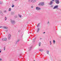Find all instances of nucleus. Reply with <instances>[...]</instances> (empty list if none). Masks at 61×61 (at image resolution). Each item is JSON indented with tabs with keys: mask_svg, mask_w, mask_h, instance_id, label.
Returning <instances> with one entry per match:
<instances>
[{
	"mask_svg": "<svg viewBox=\"0 0 61 61\" xmlns=\"http://www.w3.org/2000/svg\"><path fill=\"white\" fill-rule=\"evenodd\" d=\"M39 5H41V6H43L44 5V2H41L38 4Z\"/></svg>",
	"mask_w": 61,
	"mask_h": 61,
	"instance_id": "obj_1",
	"label": "nucleus"
},
{
	"mask_svg": "<svg viewBox=\"0 0 61 61\" xmlns=\"http://www.w3.org/2000/svg\"><path fill=\"white\" fill-rule=\"evenodd\" d=\"M36 9L37 10L39 11V10H41V8H40L39 7H36Z\"/></svg>",
	"mask_w": 61,
	"mask_h": 61,
	"instance_id": "obj_2",
	"label": "nucleus"
},
{
	"mask_svg": "<svg viewBox=\"0 0 61 61\" xmlns=\"http://www.w3.org/2000/svg\"><path fill=\"white\" fill-rule=\"evenodd\" d=\"M55 2L57 4H59V0H55Z\"/></svg>",
	"mask_w": 61,
	"mask_h": 61,
	"instance_id": "obj_3",
	"label": "nucleus"
},
{
	"mask_svg": "<svg viewBox=\"0 0 61 61\" xmlns=\"http://www.w3.org/2000/svg\"><path fill=\"white\" fill-rule=\"evenodd\" d=\"M11 35L10 34H9L8 36V39L9 40H10V38H11Z\"/></svg>",
	"mask_w": 61,
	"mask_h": 61,
	"instance_id": "obj_4",
	"label": "nucleus"
},
{
	"mask_svg": "<svg viewBox=\"0 0 61 61\" xmlns=\"http://www.w3.org/2000/svg\"><path fill=\"white\" fill-rule=\"evenodd\" d=\"M1 27H2L3 28H4V29H8V27H6L5 26H0V28H1Z\"/></svg>",
	"mask_w": 61,
	"mask_h": 61,
	"instance_id": "obj_5",
	"label": "nucleus"
},
{
	"mask_svg": "<svg viewBox=\"0 0 61 61\" xmlns=\"http://www.w3.org/2000/svg\"><path fill=\"white\" fill-rule=\"evenodd\" d=\"M36 0H31L30 2H32V3H35L36 2Z\"/></svg>",
	"mask_w": 61,
	"mask_h": 61,
	"instance_id": "obj_6",
	"label": "nucleus"
},
{
	"mask_svg": "<svg viewBox=\"0 0 61 61\" xmlns=\"http://www.w3.org/2000/svg\"><path fill=\"white\" fill-rule=\"evenodd\" d=\"M3 41H6L7 40V38H4L2 39Z\"/></svg>",
	"mask_w": 61,
	"mask_h": 61,
	"instance_id": "obj_7",
	"label": "nucleus"
},
{
	"mask_svg": "<svg viewBox=\"0 0 61 61\" xmlns=\"http://www.w3.org/2000/svg\"><path fill=\"white\" fill-rule=\"evenodd\" d=\"M11 23H12V24H14V23H15V21L14 20H11Z\"/></svg>",
	"mask_w": 61,
	"mask_h": 61,
	"instance_id": "obj_8",
	"label": "nucleus"
},
{
	"mask_svg": "<svg viewBox=\"0 0 61 61\" xmlns=\"http://www.w3.org/2000/svg\"><path fill=\"white\" fill-rule=\"evenodd\" d=\"M0 14L2 16H3V13L2 12V11H0Z\"/></svg>",
	"mask_w": 61,
	"mask_h": 61,
	"instance_id": "obj_9",
	"label": "nucleus"
},
{
	"mask_svg": "<svg viewBox=\"0 0 61 61\" xmlns=\"http://www.w3.org/2000/svg\"><path fill=\"white\" fill-rule=\"evenodd\" d=\"M58 5H56L53 8V9H56V8L58 7Z\"/></svg>",
	"mask_w": 61,
	"mask_h": 61,
	"instance_id": "obj_10",
	"label": "nucleus"
},
{
	"mask_svg": "<svg viewBox=\"0 0 61 61\" xmlns=\"http://www.w3.org/2000/svg\"><path fill=\"white\" fill-rule=\"evenodd\" d=\"M19 40H18L17 41L15 42V44H17L19 42Z\"/></svg>",
	"mask_w": 61,
	"mask_h": 61,
	"instance_id": "obj_11",
	"label": "nucleus"
},
{
	"mask_svg": "<svg viewBox=\"0 0 61 61\" xmlns=\"http://www.w3.org/2000/svg\"><path fill=\"white\" fill-rule=\"evenodd\" d=\"M39 51L41 52H43V49H41L39 50Z\"/></svg>",
	"mask_w": 61,
	"mask_h": 61,
	"instance_id": "obj_12",
	"label": "nucleus"
},
{
	"mask_svg": "<svg viewBox=\"0 0 61 61\" xmlns=\"http://www.w3.org/2000/svg\"><path fill=\"white\" fill-rule=\"evenodd\" d=\"M53 3V1H51L49 4L50 5H52Z\"/></svg>",
	"mask_w": 61,
	"mask_h": 61,
	"instance_id": "obj_13",
	"label": "nucleus"
},
{
	"mask_svg": "<svg viewBox=\"0 0 61 61\" xmlns=\"http://www.w3.org/2000/svg\"><path fill=\"white\" fill-rule=\"evenodd\" d=\"M39 28H38V30H37V33H38L39 32V31L40 30Z\"/></svg>",
	"mask_w": 61,
	"mask_h": 61,
	"instance_id": "obj_14",
	"label": "nucleus"
},
{
	"mask_svg": "<svg viewBox=\"0 0 61 61\" xmlns=\"http://www.w3.org/2000/svg\"><path fill=\"white\" fill-rule=\"evenodd\" d=\"M31 48H32V46L29 48V51H30V50H31Z\"/></svg>",
	"mask_w": 61,
	"mask_h": 61,
	"instance_id": "obj_15",
	"label": "nucleus"
},
{
	"mask_svg": "<svg viewBox=\"0 0 61 61\" xmlns=\"http://www.w3.org/2000/svg\"><path fill=\"white\" fill-rule=\"evenodd\" d=\"M36 39V38H35V39H34L33 40V42H35Z\"/></svg>",
	"mask_w": 61,
	"mask_h": 61,
	"instance_id": "obj_16",
	"label": "nucleus"
},
{
	"mask_svg": "<svg viewBox=\"0 0 61 61\" xmlns=\"http://www.w3.org/2000/svg\"><path fill=\"white\" fill-rule=\"evenodd\" d=\"M49 52V51H46V54H48V55L49 54L48 53Z\"/></svg>",
	"mask_w": 61,
	"mask_h": 61,
	"instance_id": "obj_17",
	"label": "nucleus"
},
{
	"mask_svg": "<svg viewBox=\"0 0 61 61\" xmlns=\"http://www.w3.org/2000/svg\"><path fill=\"white\" fill-rule=\"evenodd\" d=\"M53 43L54 44H55V42H56V41H55V40H53Z\"/></svg>",
	"mask_w": 61,
	"mask_h": 61,
	"instance_id": "obj_18",
	"label": "nucleus"
},
{
	"mask_svg": "<svg viewBox=\"0 0 61 61\" xmlns=\"http://www.w3.org/2000/svg\"><path fill=\"white\" fill-rule=\"evenodd\" d=\"M41 42H40L39 43V46H41Z\"/></svg>",
	"mask_w": 61,
	"mask_h": 61,
	"instance_id": "obj_19",
	"label": "nucleus"
},
{
	"mask_svg": "<svg viewBox=\"0 0 61 61\" xmlns=\"http://www.w3.org/2000/svg\"><path fill=\"white\" fill-rule=\"evenodd\" d=\"M19 16L20 17V18H21V17H22V15H20V14H19Z\"/></svg>",
	"mask_w": 61,
	"mask_h": 61,
	"instance_id": "obj_20",
	"label": "nucleus"
},
{
	"mask_svg": "<svg viewBox=\"0 0 61 61\" xmlns=\"http://www.w3.org/2000/svg\"><path fill=\"white\" fill-rule=\"evenodd\" d=\"M5 21H6L7 20V18H6V17H5Z\"/></svg>",
	"mask_w": 61,
	"mask_h": 61,
	"instance_id": "obj_21",
	"label": "nucleus"
},
{
	"mask_svg": "<svg viewBox=\"0 0 61 61\" xmlns=\"http://www.w3.org/2000/svg\"><path fill=\"white\" fill-rule=\"evenodd\" d=\"M12 7H15V6L13 4H12Z\"/></svg>",
	"mask_w": 61,
	"mask_h": 61,
	"instance_id": "obj_22",
	"label": "nucleus"
},
{
	"mask_svg": "<svg viewBox=\"0 0 61 61\" xmlns=\"http://www.w3.org/2000/svg\"><path fill=\"white\" fill-rule=\"evenodd\" d=\"M50 45H52V42H51V41H50Z\"/></svg>",
	"mask_w": 61,
	"mask_h": 61,
	"instance_id": "obj_23",
	"label": "nucleus"
},
{
	"mask_svg": "<svg viewBox=\"0 0 61 61\" xmlns=\"http://www.w3.org/2000/svg\"><path fill=\"white\" fill-rule=\"evenodd\" d=\"M39 25H40V23H38L37 25V27H39Z\"/></svg>",
	"mask_w": 61,
	"mask_h": 61,
	"instance_id": "obj_24",
	"label": "nucleus"
},
{
	"mask_svg": "<svg viewBox=\"0 0 61 61\" xmlns=\"http://www.w3.org/2000/svg\"><path fill=\"white\" fill-rule=\"evenodd\" d=\"M49 23H50L49 21H48L47 22V25H48V24H49Z\"/></svg>",
	"mask_w": 61,
	"mask_h": 61,
	"instance_id": "obj_25",
	"label": "nucleus"
},
{
	"mask_svg": "<svg viewBox=\"0 0 61 61\" xmlns=\"http://www.w3.org/2000/svg\"><path fill=\"white\" fill-rule=\"evenodd\" d=\"M11 10V9L10 8L9 9V11H10Z\"/></svg>",
	"mask_w": 61,
	"mask_h": 61,
	"instance_id": "obj_26",
	"label": "nucleus"
},
{
	"mask_svg": "<svg viewBox=\"0 0 61 61\" xmlns=\"http://www.w3.org/2000/svg\"><path fill=\"white\" fill-rule=\"evenodd\" d=\"M3 4V2H0V4Z\"/></svg>",
	"mask_w": 61,
	"mask_h": 61,
	"instance_id": "obj_27",
	"label": "nucleus"
},
{
	"mask_svg": "<svg viewBox=\"0 0 61 61\" xmlns=\"http://www.w3.org/2000/svg\"><path fill=\"white\" fill-rule=\"evenodd\" d=\"M5 31H6V32H7V31H8V29H6L5 30Z\"/></svg>",
	"mask_w": 61,
	"mask_h": 61,
	"instance_id": "obj_28",
	"label": "nucleus"
},
{
	"mask_svg": "<svg viewBox=\"0 0 61 61\" xmlns=\"http://www.w3.org/2000/svg\"><path fill=\"white\" fill-rule=\"evenodd\" d=\"M40 40H42V38H40Z\"/></svg>",
	"mask_w": 61,
	"mask_h": 61,
	"instance_id": "obj_29",
	"label": "nucleus"
},
{
	"mask_svg": "<svg viewBox=\"0 0 61 61\" xmlns=\"http://www.w3.org/2000/svg\"><path fill=\"white\" fill-rule=\"evenodd\" d=\"M4 13H5L6 12V10H5L4 12Z\"/></svg>",
	"mask_w": 61,
	"mask_h": 61,
	"instance_id": "obj_30",
	"label": "nucleus"
},
{
	"mask_svg": "<svg viewBox=\"0 0 61 61\" xmlns=\"http://www.w3.org/2000/svg\"><path fill=\"white\" fill-rule=\"evenodd\" d=\"M2 59L1 58H0V61H2Z\"/></svg>",
	"mask_w": 61,
	"mask_h": 61,
	"instance_id": "obj_31",
	"label": "nucleus"
},
{
	"mask_svg": "<svg viewBox=\"0 0 61 61\" xmlns=\"http://www.w3.org/2000/svg\"><path fill=\"white\" fill-rule=\"evenodd\" d=\"M5 47H4V51H5Z\"/></svg>",
	"mask_w": 61,
	"mask_h": 61,
	"instance_id": "obj_32",
	"label": "nucleus"
},
{
	"mask_svg": "<svg viewBox=\"0 0 61 61\" xmlns=\"http://www.w3.org/2000/svg\"><path fill=\"white\" fill-rule=\"evenodd\" d=\"M51 7H53V5H52L51 6Z\"/></svg>",
	"mask_w": 61,
	"mask_h": 61,
	"instance_id": "obj_33",
	"label": "nucleus"
},
{
	"mask_svg": "<svg viewBox=\"0 0 61 61\" xmlns=\"http://www.w3.org/2000/svg\"><path fill=\"white\" fill-rule=\"evenodd\" d=\"M31 8H33V6H31Z\"/></svg>",
	"mask_w": 61,
	"mask_h": 61,
	"instance_id": "obj_34",
	"label": "nucleus"
},
{
	"mask_svg": "<svg viewBox=\"0 0 61 61\" xmlns=\"http://www.w3.org/2000/svg\"><path fill=\"white\" fill-rule=\"evenodd\" d=\"M56 9H59V8H56Z\"/></svg>",
	"mask_w": 61,
	"mask_h": 61,
	"instance_id": "obj_35",
	"label": "nucleus"
},
{
	"mask_svg": "<svg viewBox=\"0 0 61 61\" xmlns=\"http://www.w3.org/2000/svg\"><path fill=\"white\" fill-rule=\"evenodd\" d=\"M18 0H14L15 1H18Z\"/></svg>",
	"mask_w": 61,
	"mask_h": 61,
	"instance_id": "obj_36",
	"label": "nucleus"
},
{
	"mask_svg": "<svg viewBox=\"0 0 61 61\" xmlns=\"http://www.w3.org/2000/svg\"><path fill=\"white\" fill-rule=\"evenodd\" d=\"M45 33H46V32H44L43 33V34H45Z\"/></svg>",
	"mask_w": 61,
	"mask_h": 61,
	"instance_id": "obj_37",
	"label": "nucleus"
},
{
	"mask_svg": "<svg viewBox=\"0 0 61 61\" xmlns=\"http://www.w3.org/2000/svg\"><path fill=\"white\" fill-rule=\"evenodd\" d=\"M52 1H54L55 0H52Z\"/></svg>",
	"mask_w": 61,
	"mask_h": 61,
	"instance_id": "obj_38",
	"label": "nucleus"
},
{
	"mask_svg": "<svg viewBox=\"0 0 61 61\" xmlns=\"http://www.w3.org/2000/svg\"><path fill=\"white\" fill-rule=\"evenodd\" d=\"M28 1H29V2H30V0H29Z\"/></svg>",
	"mask_w": 61,
	"mask_h": 61,
	"instance_id": "obj_39",
	"label": "nucleus"
},
{
	"mask_svg": "<svg viewBox=\"0 0 61 61\" xmlns=\"http://www.w3.org/2000/svg\"><path fill=\"white\" fill-rule=\"evenodd\" d=\"M1 51H0V53L1 52Z\"/></svg>",
	"mask_w": 61,
	"mask_h": 61,
	"instance_id": "obj_40",
	"label": "nucleus"
},
{
	"mask_svg": "<svg viewBox=\"0 0 61 61\" xmlns=\"http://www.w3.org/2000/svg\"><path fill=\"white\" fill-rule=\"evenodd\" d=\"M0 50H1V49H0Z\"/></svg>",
	"mask_w": 61,
	"mask_h": 61,
	"instance_id": "obj_41",
	"label": "nucleus"
}]
</instances>
